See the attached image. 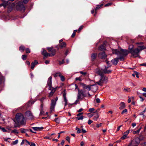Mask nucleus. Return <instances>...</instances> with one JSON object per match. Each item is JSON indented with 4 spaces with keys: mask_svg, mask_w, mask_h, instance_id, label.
Wrapping results in <instances>:
<instances>
[{
    "mask_svg": "<svg viewBox=\"0 0 146 146\" xmlns=\"http://www.w3.org/2000/svg\"><path fill=\"white\" fill-rule=\"evenodd\" d=\"M106 62L108 65L107 66H105L104 69L100 70L99 69H97L95 70L96 73L100 75L101 76V78L99 81L97 82L96 83L100 86H102L103 84H106L108 81V78L105 76L103 73V72L104 73L109 74L110 73L111 71V70H107L108 68L110 66L109 64V61L107 59Z\"/></svg>",
    "mask_w": 146,
    "mask_h": 146,
    "instance_id": "f257e3e1",
    "label": "nucleus"
},
{
    "mask_svg": "<svg viewBox=\"0 0 146 146\" xmlns=\"http://www.w3.org/2000/svg\"><path fill=\"white\" fill-rule=\"evenodd\" d=\"M113 54L117 55L118 58L114 59L111 61V62L114 64L116 65L118 62L119 59L121 61L124 60V57L128 54V52L126 50L121 49L120 50L117 49H114L112 50Z\"/></svg>",
    "mask_w": 146,
    "mask_h": 146,
    "instance_id": "f03ea898",
    "label": "nucleus"
},
{
    "mask_svg": "<svg viewBox=\"0 0 146 146\" xmlns=\"http://www.w3.org/2000/svg\"><path fill=\"white\" fill-rule=\"evenodd\" d=\"M134 46L133 45H131L129 46L128 49L129 53H131L133 58H136L139 56V54L140 51L139 50L138 48L134 49Z\"/></svg>",
    "mask_w": 146,
    "mask_h": 146,
    "instance_id": "7ed1b4c3",
    "label": "nucleus"
},
{
    "mask_svg": "<svg viewBox=\"0 0 146 146\" xmlns=\"http://www.w3.org/2000/svg\"><path fill=\"white\" fill-rule=\"evenodd\" d=\"M16 119L19 123L22 125L25 124L26 121L24 115L22 113H17L16 115Z\"/></svg>",
    "mask_w": 146,
    "mask_h": 146,
    "instance_id": "20e7f679",
    "label": "nucleus"
},
{
    "mask_svg": "<svg viewBox=\"0 0 146 146\" xmlns=\"http://www.w3.org/2000/svg\"><path fill=\"white\" fill-rule=\"evenodd\" d=\"M56 50L55 49L53 50L51 52L48 53L46 50L43 49V51L41 52V54L44 56V59H45V58H47L48 56H54L56 54Z\"/></svg>",
    "mask_w": 146,
    "mask_h": 146,
    "instance_id": "39448f33",
    "label": "nucleus"
},
{
    "mask_svg": "<svg viewBox=\"0 0 146 146\" xmlns=\"http://www.w3.org/2000/svg\"><path fill=\"white\" fill-rule=\"evenodd\" d=\"M58 98L57 97H56L54 100H51V103L50 105V113H51L53 111H54V107L56 104V101H57Z\"/></svg>",
    "mask_w": 146,
    "mask_h": 146,
    "instance_id": "423d86ee",
    "label": "nucleus"
},
{
    "mask_svg": "<svg viewBox=\"0 0 146 146\" xmlns=\"http://www.w3.org/2000/svg\"><path fill=\"white\" fill-rule=\"evenodd\" d=\"M63 96L64 98V101L65 102L64 103V109L65 108V107L68 104L69 106L72 105H73L74 104H68V100L66 97V92L65 90H64L62 92Z\"/></svg>",
    "mask_w": 146,
    "mask_h": 146,
    "instance_id": "0eeeda50",
    "label": "nucleus"
},
{
    "mask_svg": "<svg viewBox=\"0 0 146 146\" xmlns=\"http://www.w3.org/2000/svg\"><path fill=\"white\" fill-rule=\"evenodd\" d=\"M21 2H19L18 4L16 5V8L18 10L21 11L22 10H24L25 7L23 4Z\"/></svg>",
    "mask_w": 146,
    "mask_h": 146,
    "instance_id": "6e6552de",
    "label": "nucleus"
},
{
    "mask_svg": "<svg viewBox=\"0 0 146 146\" xmlns=\"http://www.w3.org/2000/svg\"><path fill=\"white\" fill-rule=\"evenodd\" d=\"M139 143V141L138 138H136L133 139L130 143V145L131 146H137Z\"/></svg>",
    "mask_w": 146,
    "mask_h": 146,
    "instance_id": "1a4fd4ad",
    "label": "nucleus"
},
{
    "mask_svg": "<svg viewBox=\"0 0 146 146\" xmlns=\"http://www.w3.org/2000/svg\"><path fill=\"white\" fill-rule=\"evenodd\" d=\"M25 115L27 118L29 119H32L34 118V116L32 113L29 111H28L26 112Z\"/></svg>",
    "mask_w": 146,
    "mask_h": 146,
    "instance_id": "9d476101",
    "label": "nucleus"
},
{
    "mask_svg": "<svg viewBox=\"0 0 146 146\" xmlns=\"http://www.w3.org/2000/svg\"><path fill=\"white\" fill-rule=\"evenodd\" d=\"M136 44L137 45V48H138V50L140 52L145 48L143 45V42H137Z\"/></svg>",
    "mask_w": 146,
    "mask_h": 146,
    "instance_id": "9b49d317",
    "label": "nucleus"
},
{
    "mask_svg": "<svg viewBox=\"0 0 146 146\" xmlns=\"http://www.w3.org/2000/svg\"><path fill=\"white\" fill-rule=\"evenodd\" d=\"M7 2H8V3L7 7H8L9 10L11 11L14 7L15 4L14 3L10 2L9 1H7Z\"/></svg>",
    "mask_w": 146,
    "mask_h": 146,
    "instance_id": "f8f14e48",
    "label": "nucleus"
},
{
    "mask_svg": "<svg viewBox=\"0 0 146 146\" xmlns=\"http://www.w3.org/2000/svg\"><path fill=\"white\" fill-rule=\"evenodd\" d=\"M83 94V92L82 91L79 90L78 95V99H80L84 97H86V95Z\"/></svg>",
    "mask_w": 146,
    "mask_h": 146,
    "instance_id": "ddd939ff",
    "label": "nucleus"
},
{
    "mask_svg": "<svg viewBox=\"0 0 146 146\" xmlns=\"http://www.w3.org/2000/svg\"><path fill=\"white\" fill-rule=\"evenodd\" d=\"M52 77L51 76H50L48 79L47 82V84L49 87L50 90H52L53 88L52 87Z\"/></svg>",
    "mask_w": 146,
    "mask_h": 146,
    "instance_id": "4468645a",
    "label": "nucleus"
},
{
    "mask_svg": "<svg viewBox=\"0 0 146 146\" xmlns=\"http://www.w3.org/2000/svg\"><path fill=\"white\" fill-rule=\"evenodd\" d=\"M98 57L101 59H104L107 57V55L105 52H103L99 54Z\"/></svg>",
    "mask_w": 146,
    "mask_h": 146,
    "instance_id": "2eb2a0df",
    "label": "nucleus"
},
{
    "mask_svg": "<svg viewBox=\"0 0 146 146\" xmlns=\"http://www.w3.org/2000/svg\"><path fill=\"white\" fill-rule=\"evenodd\" d=\"M98 89V87L96 85H90V90L94 92H96Z\"/></svg>",
    "mask_w": 146,
    "mask_h": 146,
    "instance_id": "dca6fc26",
    "label": "nucleus"
},
{
    "mask_svg": "<svg viewBox=\"0 0 146 146\" xmlns=\"http://www.w3.org/2000/svg\"><path fill=\"white\" fill-rule=\"evenodd\" d=\"M81 85L84 89L87 90L88 91L90 90V85H87L84 83H82Z\"/></svg>",
    "mask_w": 146,
    "mask_h": 146,
    "instance_id": "f3484780",
    "label": "nucleus"
},
{
    "mask_svg": "<svg viewBox=\"0 0 146 146\" xmlns=\"http://www.w3.org/2000/svg\"><path fill=\"white\" fill-rule=\"evenodd\" d=\"M97 111H96L94 112V113H95L94 114V117H93V119L95 121H97L98 118L99 117V115L97 113Z\"/></svg>",
    "mask_w": 146,
    "mask_h": 146,
    "instance_id": "a211bd4d",
    "label": "nucleus"
},
{
    "mask_svg": "<svg viewBox=\"0 0 146 146\" xmlns=\"http://www.w3.org/2000/svg\"><path fill=\"white\" fill-rule=\"evenodd\" d=\"M120 107L119 108V109L120 110H122L125 107V103L123 102H121L120 104Z\"/></svg>",
    "mask_w": 146,
    "mask_h": 146,
    "instance_id": "6ab92c4d",
    "label": "nucleus"
},
{
    "mask_svg": "<svg viewBox=\"0 0 146 146\" xmlns=\"http://www.w3.org/2000/svg\"><path fill=\"white\" fill-rule=\"evenodd\" d=\"M38 64V62L36 61V60H35L34 62H33L31 64V68L33 69L34 68L35 65Z\"/></svg>",
    "mask_w": 146,
    "mask_h": 146,
    "instance_id": "aec40b11",
    "label": "nucleus"
},
{
    "mask_svg": "<svg viewBox=\"0 0 146 146\" xmlns=\"http://www.w3.org/2000/svg\"><path fill=\"white\" fill-rule=\"evenodd\" d=\"M56 88H53L52 89V90H50L52 91L49 94V97H51L52 96L54 92L56 91Z\"/></svg>",
    "mask_w": 146,
    "mask_h": 146,
    "instance_id": "412c9836",
    "label": "nucleus"
},
{
    "mask_svg": "<svg viewBox=\"0 0 146 146\" xmlns=\"http://www.w3.org/2000/svg\"><path fill=\"white\" fill-rule=\"evenodd\" d=\"M123 91L125 92H131L130 88H125L123 89Z\"/></svg>",
    "mask_w": 146,
    "mask_h": 146,
    "instance_id": "4be33fe9",
    "label": "nucleus"
},
{
    "mask_svg": "<svg viewBox=\"0 0 146 146\" xmlns=\"http://www.w3.org/2000/svg\"><path fill=\"white\" fill-rule=\"evenodd\" d=\"M66 46V44L65 42H62L59 44V46L62 48L65 47Z\"/></svg>",
    "mask_w": 146,
    "mask_h": 146,
    "instance_id": "5701e85b",
    "label": "nucleus"
},
{
    "mask_svg": "<svg viewBox=\"0 0 146 146\" xmlns=\"http://www.w3.org/2000/svg\"><path fill=\"white\" fill-rule=\"evenodd\" d=\"M43 128V127H32V128L35 131H38L42 129Z\"/></svg>",
    "mask_w": 146,
    "mask_h": 146,
    "instance_id": "b1692460",
    "label": "nucleus"
},
{
    "mask_svg": "<svg viewBox=\"0 0 146 146\" xmlns=\"http://www.w3.org/2000/svg\"><path fill=\"white\" fill-rule=\"evenodd\" d=\"M8 2L7 1L4 2L3 3H1L0 4V7L1 6H3L5 8L7 7V5H8Z\"/></svg>",
    "mask_w": 146,
    "mask_h": 146,
    "instance_id": "393cba45",
    "label": "nucleus"
},
{
    "mask_svg": "<svg viewBox=\"0 0 146 146\" xmlns=\"http://www.w3.org/2000/svg\"><path fill=\"white\" fill-rule=\"evenodd\" d=\"M25 49V47L23 45H21L19 47V50L20 52H23Z\"/></svg>",
    "mask_w": 146,
    "mask_h": 146,
    "instance_id": "a878e982",
    "label": "nucleus"
},
{
    "mask_svg": "<svg viewBox=\"0 0 146 146\" xmlns=\"http://www.w3.org/2000/svg\"><path fill=\"white\" fill-rule=\"evenodd\" d=\"M98 49L102 51L106 49L105 46L103 45H101L98 48Z\"/></svg>",
    "mask_w": 146,
    "mask_h": 146,
    "instance_id": "bb28decb",
    "label": "nucleus"
},
{
    "mask_svg": "<svg viewBox=\"0 0 146 146\" xmlns=\"http://www.w3.org/2000/svg\"><path fill=\"white\" fill-rule=\"evenodd\" d=\"M97 54H96L93 53L91 55V58L92 60H94L97 56Z\"/></svg>",
    "mask_w": 146,
    "mask_h": 146,
    "instance_id": "cd10ccee",
    "label": "nucleus"
},
{
    "mask_svg": "<svg viewBox=\"0 0 146 146\" xmlns=\"http://www.w3.org/2000/svg\"><path fill=\"white\" fill-rule=\"evenodd\" d=\"M11 133L18 134L19 132L17 130L15 129L11 131Z\"/></svg>",
    "mask_w": 146,
    "mask_h": 146,
    "instance_id": "c85d7f7f",
    "label": "nucleus"
},
{
    "mask_svg": "<svg viewBox=\"0 0 146 146\" xmlns=\"http://www.w3.org/2000/svg\"><path fill=\"white\" fill-rule=\"evenodd\" d=\"M102 4L97 5L96 8H95V11H96L97 9L100 8L102 6Z\"/></svg>",
    "mask_w": 146,
    "mask_h": 146,
    "instance_id": "c756f323",
    "label": "nucleus"
},
{
    "mask_svg": "<svg viewBox=\"0 0 146 146\" xmlns=\"http://www.w3.org/2000/svg\"><path fill=\"white\" fill-rule=\"evenodd\" d=\"M61 74L60 72H57L54 74V77H56L58 76H60Z\"/></svg>",
    "mask_w": 146,
    "mask_h": 146,
    "instance_id": "7c9ffc66",
    "label": "nucleus"
},
{
    "mask_svg": "<svg viewBox=\"0 0 146 146\" xmlns=\"http://www.w3.org/2000/svg\"><path fill=\"white\" fill-rule=\"evenodd\" d=\"M76 129L77 130V132L78 133H79L81 132L80 129L78 128V127H76Z\"/></svg>",
    "mask_w": 146,
    "mask_h": 146,
    "instance_id": "2f4dec72",
    "label": "nucleus"
},
{
    "mask_svg": "<svg viewBox=\"0 0 146 146\" xmlns=\"http://www.w3.org/2000/svg\"><path fill=\"white\" fill-rule=\"evenodd\" d=\"M59 77L60 78L61 80L62 81H64V80L65 78L63 76L61 75V74Z\"/></svg>",
    "mask_w": 146,
    "mask_h": 146,
    "instance_id": "473e14b6",
    "label": "nucleus"
},
{
    "mask_svg": "<svg viewBox=\"0 0 146 146\" xmlns=\"http://www.w3.org/2000/svg\"><path fill=\"white\" fill-rule=\"evenodd\" d=\"M84 116H81L80 117H79L78 116L76 117V118L78 120H79L80 119H83Z\"/></svg>",
    "mask_w": 146,
    "mask_h": 146,
    "instance_id": "72a5a7b5",
    "label": "nucleus"
},
{
    "mask_svg": "<svg viewBox=\"0 0 146 146\" xmlns=\"http://www.w3.org/2000/svg\"><path fill=\"white\" fill-rule=\"evenodd\" d=\"M27 55H23L22 56V58L23 60H25L26 59Z\"/></svg>",
    "mask_w": 146,
    "mask_h": 146,
    "instance_id": "f704fd0d",
    "label": "nucleus"
},
{
    "mask_svg": "<svg viewBox=\"0 0 146 146\" xmlns=\"http://www.w3.org/2000/svg\"><path fill=\"white\" fill-rule=\"evenodd\" d=\"M44 139H51L52 137H51V136H50H50H46L44 137Z\"/></svg>",
    "mask_w": 146,
    "mask_h": 146,
    "instance_id": "c9c22d12",
    "label": "nucleus"
},
{
    "mask_svg": "<svg viewBox=\"0 0 146 146\" xmlns=\"http://www.w3.org/2000/svg\"><path fill=\"white\" fill-rule=\"evenodd\" d=\"M20 130L21 133H24L25 132L26 130L23 128H21L20 129Z\"/></svg>",
    "mask_w": 146,
    "mask_h": 146,
    "instance_id": "e433bc0d",
    "label": "nucleus"
},
{
    "mask_svg": "<svg viewBox=\"0 0 146 146\" xmlns=\"http://www.w3.org/2000/svg\"><path fill=\"white\" fill-rule=\"evenodd\" d=\"M129 133V130H127L124 133L123 135L127 136Z\"/></svg>",
    "mask_w": 146,
    "mask_h": 146,
    "instance_id": "4c0bfd02",
    "label": "nucleus"
},
{
    "mask_svg": "<svg viewBox=\"0 0 146 146\" xmlns=\"http://www.w3.org/2000/svg\"><path fill=\"white\" fill-rule=\"evenodd\" d=\"M75 80L76 81H81L82 80V79L80 77L76 78Z\"/></svg>",
    "mask_w": 146,
    "mask_h": 146,
    "instance_id": "58836bf2",
    "label": "nucleus"
},
{
    "mask_svg": "<svg viewBox=\"0 0 146 146\" xmlns=\"http://www.w3.org/2000/svg\"><path fill=\"white\" fill-rule=\"evenodd\" d=\"M83 26L82 25L79 28L78 30V32L79 33L80 31L82 30V29L83 28Z\"/></svg>",
    "mask_w": 146,
    "mask_h": 146,
    "instance_id": "ea45409f",
    "label": "nucleus"
},
{
    "mask_svg": "<svg viewBox=\"0 0 146 146\" xmlns=\"http://www.w3.org/2000/svg\"><path fill=\"white\" fill-rule=\"evenodd\" d=\"M4 140L6 141H8L9 142H10V141H9L8 140V139H10V138H3Z\"/></svg>",
    "mask_w": 146,
    "mask_h": 146,
    "instance_id": "a19ab883",
    "label": "nucleus"
},
{
    "mask_svg": "<svg viewBox=\"0 0 146 146\" xmlns=\"http://www.w3.org/2000/svg\"><path fill=\"white\" fill-rule=\"evenodd\" d=\"M127 110L126 109H125L123 110L121 112V114H123L124 113L127 112Z\"/></svg>",
    "mask_w": 146,
    "mask_h": 146,
    "instance_id": "79ce46f5",
    "label": "nucleus"
},
{
    "mask_svg": "<svg viewBox=\"0 0 146 146\" xmlns=\"http://www.w3.org/2000/svg\"><path fill=\"white\" fill-rule=\"evenodd\" d=\"M54 121L58 123H59L60 122V120L58 118H55L54 119Z\"/></svg>",
    "mask_w": 146,
    "mask_h": 146,
    "instance_id": "37998d69",
    "label": "nucleus"
},
{
    "mask_svg": "<svg viewBox=\"0 0 146 146\" xmlns=\"http://www.w3.org/2000/svg\"><path fill=\"white\" fill-rule=\"evenodd\" d=\"M64 141L63 140H62V142L60 144L61 145H60L59 144H58V145H59V146H62L64 145Z\"/></svg>",
    "mask_w": 146,
    "mask_h": 146,
    "instance_id": "c03bdc74",
    "label": "nucleus"
},
{
    "mask_svg": "<svg viewBox=\"0 0 146 146\" xmlns=\"http://www.w3.org/2000/svg\"><path fill=\"white\" fill-rule=\"evenodd\" d=\"M95 110V109L94 108H90L89 109V111L90 112H92Z\"/></svg>",
    "mask_w": 146,
    "mask_h": 146,
    "instance_id": "a18cd8bd",
    "label": "nucleus"
},
{
    "mask_svg": "<svg viewBox=\"0 0 146 146\" xmlns=\"http://www.w3.org/2000/svg\"><path fill=\"white\" fill-rule=\"evenodd\" d=\"M25 143L27 145H30V143L26 140H25Z\"/></svg>",
    "mask_w": 146,
    "mask_h": 146,
    "instance_id": "49530a36",
    "label": "nucleus"
},
{
    "mask_svg": "<svg viewBox=\"0 0 146 146\" xmlns=\"http://www.w3.org/2000/svg\"><path fill=\"white\" fill-rule=\"evenodd\" d=\"M47 49L48 50V51L49 52H51L54 49H53L51 47H48L47 48Z\"/></svg>",
    "mask_w": 146,
    "mask_h": 146,
    "instance_id": "de8ad7c7",
    "label": "nucleus"
},
{
    "mask_svg": "<svg viewBox=\"0 0 146 146\" xmlns=\"http://www.w3.org/2000/svg\"><path fill=\"white\" fill-rule=\"evenodd\" d=\"M26 52V53H29L30 52V50L29 48H27L25 50Z\"/></svg>",
    "mask_w": 146,
    "mask_h": 146,
    "instance_id": "09e8293b",
    "label": "nucleus"
},
{
    "mask_svg": "<svg viewBox=\"0 0 146 146\" xmlns=\"http://www.w3.org/2000/svg\"><path fill=\"white\" fill-rule=\"evenodd\" d=\"M139 130H137V131H134L133 132V133L134 134H135L138 133H139Z\"/></svg>",
    "mask_w": 146,
    "mask_h": 146,
    "instance_id": "8fccbe9b",
    "label": "nucleus"
},
{
    "mask_svg": "<svg viewBox=\"0 0 146 146\" xmlns=\"http://www.w3.org/2000/svg\"><path fill=\"white\" fill-rule=\"evenodd\" d=\"M80 91H82L83 92V94H84V95H85L86 96V97L87 96V94L86 93V91L85 89L83 90H81Z\"/></svg>",
    "mask_w": 146,
    "mask_h": 146,
    "instance_id": "3c124183",
    "label": "nucleus"
},
{
    "mask_svg": "<svg viewBox=\"0 0 146 146\" xmlns=\"http://www.w3.org/2000/svg\"><path fill=\"white\" fill-rule=\"evenodd\" d=\"M40 115H41L44 113V112L43 111V110H40Z\"/></svg>",
    "mask_w": 146,
    "mask_h": 146,
    "instance_id": "603ef678",
    "label": "nucleus"
},
{
    "mask_svg": "<svg viewBox=\"0 0 146 146\" xmlns=\"http://www.w3.org/2000/svg\"><path fill=\"white\" fill-rule=\"evenodd\" d=\"M43 104L42 103L40 105V110H43Z\"/></svg>",
    "mask_w": 146,
    "mask_h": 146,
    "instance_id": "864d4df0",
    "label": "nucleus"
},
{
    "mask_svg": "<svg viewBox=\"0 0 146 146\" xmlns=\"http://www.w3.org/2000/svg\"><path fill=\"white\" fill-rule=\"evenodd\" d=\"M3 132H6L7 130L4 128H1V129Z\"/></svg>",
    "mask_w": 146,
    "mask_h": 146,
    "instance_id": "5fc2aeb1",
    "label": "nucleus"
},
{
    "mask_svg": "<svg viewBox=\"0 0 146 146\" xmlns=\"http://www.w3.org/2000/svg\"><path fill=\"white\" fill-rule=\"evenodd\" d=\"M93 122V121L91 120L90 119H89L88 121V124L89 125H90Z\"/></svg>",
    "mask_w": 146,
    "mask_h": 146,
    "instance_id": "6e6d98bb",
    "label": "nucleus"
},
{
    "mask_svg": "<svg viewBox=\"0 0 146 146\" xmlns=\"http://www.w3.org/2000/svg\"><path fill=\"white\" fill-rule=\"evenodd\" d=\"M18 142V141L17 140H16L15 141L13 142V144L14 145H15Z\"/></svg>",
    "mask_w": 146,
    "mask_h": 146,
    "instance_id": "4d7b16f0",
    "label": "nucleus"
},
{
    "mask_svg": "<svg viewBox=\"0 0 146 146\" xmlns=\"http://www.w3.org/2000/svg\"><path fill=\"white\" fill-rule=\"evenodd\" d=\"M96 102L97 103H99L100 102V99L99 98H97L96 99Z\"/></svg>",
    "mask_w": 146,
    "mask_h": 146,
    "instance_id": "13d9d810",
    "label": "nucleus"
},
{
    "mask_svg": "<svg viewBox=\"0 0 146 146\" xmlns=\"http://www.w3.org/2000/svg\"><path fill=\"white\" fill-rule=\"evenodd\" d=\"M66 140L69 142L70 141V138L69 137H66Z\"/></svg>",
    "mask_w": 146,
    "mask_h": 146,
    "instance_id": "bf43d9fd",
    "label": "nucleus"
},
{
    "mask_svg": "<svg viewBox=\"0 0 146 146\" xmlns=\"http://www.w3.org/2000/svg\"><path fill=\"white\" fill-rule=\"evenodd\" d=\"M96 11H95V9L94 10V9H93V10H92L91 11V12L92 13H93L94 12H95V15H96V13H97V12Z\"/></svg>",
    "mask_w": 146,
    "mask_h": 146,
    "instance_id": "052dcab7",
    "label": "nucleus"
},
{
    "mask_svg": "<svg viewBox=\"0 0 146 146\" xmlns=\"http://www.w3.org/2000/svg\"><path fill=\"white\" fill-rule=\"evenodd\" d=\"M102 123H100L99 124H97L96 125V127H101L102 126Z\"/></svg>",
    "mask_w": 146,
    "mask_h": 146,
    "instance_id": "680f3d73",
    "label": "nucleus"
},
{
    "mask_svg": "<svg viewBox=\"0 0 146 146\" xmlns=\"http://www.w3.org/2000/svg\"><path fill=\"white\" fill-rule=\"evenodd\" d=\"M80 72L82 74L84 75H85L86 74V72H84L82 71H80Z\"/></svg>",
    "mask_w": 146,
    "mask_h": 146,
    "instance_id": "e2e57ef3",
    "label": "nucleus"
},
{
    "mask_svg": "<svg viewBox=\"0 0 146 146\" xmlns=\"http://www.w3.org/2000/svg\"><path fill=\"white\" fill-rule=\"evenodd\" d=\"M64 60H62V61H59V64H62L64 63Z\"/></svg>",
    "mask_w": 146,
    "mask_h": 146,
    "instance_id": "0e129e2a",
    "label": "nucleus"
},
{
    "mask_svg": "<svg viewBox=\"0 0 146 146\" xmlns=\"http://www.w3.org/2000/svg\"><path fill=\"white\" fill-rule=\"evenodd\" d=\"M29 0H23V3H26L28 2Z\"/></svg>",
    "mask_w": 146,
    "mask_h": 146,
    "instance_id": "69168bd1",
    "label": "nucleus"
},
{
    "mask_svg": "<svg viewBox=\"0 0 146 146\" xmlns=\"http://www.w3.org/2000/svg\"><path fill=\"white\" fill-rule=\"evenodd\" d=\"M140 65L146 67V63H143L141 64Z\"/></svg>",
    "mask_w": 146,
    "mask_h": 146,
    "instance_id": "338daca9",
    "label": "nucleus"
},
{
    "mask_svg": "<svg viewBox=\"0 0 146 146\" xmlns=\"http://www.w3.org/2000/svg\"><path fill=\"white\" fill-rule=\"evenodd\" d=\"M25 143V140H23L22 141V142H21V145H23Z\"/></svg>",
    "mask_w": 146,
    "mask_h": 146,
    "instance_id": "774afa93",
    "label": "nucleus"
}]
</instances>
